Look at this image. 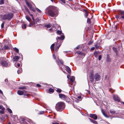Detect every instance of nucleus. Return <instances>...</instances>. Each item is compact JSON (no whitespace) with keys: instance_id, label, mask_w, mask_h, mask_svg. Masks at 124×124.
<instances>
[{"instance_id":"1","label":"nucleus","mask_w":124,"mask_h":124,"mask_svg":"<svg viewBox=\"0 0 124 124\" xmlns=\"http://www.w3.org/2000/svg\"><path fill=\"white\" fill-rule=\"evenodd\" d=\"M59 12L58 8L55 7H53L51 9L48 10V15L53 17H55L58 15Z\"/></svg>"},{"instance_id":"2","label":"nucleus","mask_w":124,"mask_h":124,"mask_svg":"<svg viewBox=\"0 0 124 124\" xmlns=\"http://www.w3.org/2000/svg\"><path fill=\"white\" fill-rule=\"evenodd\" d=\"M100 76L98 73H96L93 75V71H91L89 73V79L90 80L93 82L95 79V81H98L100 79Z\"/></svg>"},{"instance_id":"3","label":"nucleus","mask_w":124,"mask_h":124,"mask_svg":"<svg viewBox=\"0 0 124 124\" xmlns=\"http://www.w3.org/2000/svg\"><path fill=\"white\" fill-rule=\"evenodd\" d=\"M65 105L63 102H60L57 103L56 105L55 108L57 111H60L64 108Z\"/></svg>"},{"instance_id":"4","label":"nucleus","mask_w":124,"mask_h":124,"mask_svg":"<svg viewBox=\"0 0 124 124\" xmlns=\"http://www.w3.org/2000/svg\"><path fill=\"white\" fill-rule=\"evenodd\" d=\"M13 16V14L12 13H8V14L4 15L2 17L3 19L4 20L7 19L10 20Z\"/></svg>"},{"instance_id":"5","label":"nucleus","mask_w":124,"mask_h":124,"mask_svg":"<svg viewBox=\"0 0 124 124\" xmlns=\"http://www.w3.org/2000/svg\"><path fill=\"white\" fill-rule=\"evenodd\" d=\"M26 4L31 10L32 11L34 12H35V9H34V7H35V6L32 2L26 1Z\"/></svg>"},{"instance_id":"6","label":"nucleus","mask_w":124,"mask_h":124,"mask_svg":"<svg viewBox=\"0 0 124 124\" xmlns=\"http://www.w3.org/2000/svg\"><path fill=\"white\" fill-rule=\"evenodd\" d=\"M53 56L54 59H56V62L59 65H63V62L61 60L59 59L58 57H56L54 54H53Z\"/></svg>"},{"instance_id":"7","label":"nucleus","mask_w":124,"mask_h":124,"mask_svg":"<svg viewBox=\"0 0 124 124\" xmlns=\"http://www.w3.org/2000/svg\"><path fill=\"white\" fill-rule=\"evenodd\" d=\"M1 65L3 67H7L10 66V64L8 61L3 60L1 62Z\"/></svg>"},{"instance_id":"8","label":"nucleus","mask_w":124,"mask_h":124,"mask_svg":"<svg viewBox=\"0 0 124 124\" xmlns=\"http://www.w3.org/2000/svg\"><path fill=\"white\" fill-rule=\"evenodd\" d=\"M113 98L114 100L115 101L119 102L120 101L119 98L116 95H113Z\"/></svg>"},{"instance_id":"9","label":"nucleus","mask_w":124,"mask_h":124,"mask_svg":"<svg viewBox=\"0 0 124 124\" xmlns=\"http://www.w3.org/2000/svg\"><path fill=\"white\" fill-rule=\"evenodd\" d=\"M90 116L94 120L97 119L98 118L97 116L95 114H90Z\"/></svg>"},{"instance_id":"10","label":"nucleus","mask_w":124,"mask_h":124,"mask_svg":"<svg viewBox=\"0 0 124 124\" xmlns=\"http://www.w3.org/2000/svg\"><path fill=\"white\" fill-rule=\"evenodd\" d=\"M26 93V91L25 90H23V91L19 90L17 92V93L20 95H22Z\"/></svg>"},{"instance_id":"11","label":"nucleus","mask_w":124,"mask_h":124,"mask_svg":"<svg viewBox=\"0 0 124 124\" xmlns=\"http://www.w3.org/2000/svg\"><path fill=\"white\" fill-rule=\"evenodd\" d=\"M65 68L66 69V70L69 73H70L71 72V70L70 68L68 66H65Z\"/></svg>"},{"instance_id":"12","label":"nucleus","mask_w":124,"mask_h":124,"mask_svg":"<svg viewBox=\"0 0 124 124\" xmlns=\"http://www.w3.org/2000/svg\"><path fill=\"white\" fill-rule=\"evenodd\" d=\"M60 98L61 99H65L66 98L65 96L62 94L60 93L59 94Z\"/></svg>"},{"instance_id":"13","label":"nucleus","mask_w":124,"mask_h":124,"mask_svg":"<svg viewBox=\"0 0 124 124\" xmlns=\"http://www.w3.org/2000/svg\"><path fill=\"white\" fill-rule=\"evenodd\" d=\"M64 39V37L63 35H62L61 37H57L56 38V39L57 40L58 39L63 40Z\"/></svg>"},{"instance_id":"14","label":"nucleus","mask_w":124,"mask_h":124,"mask_svg":"<svg viewBox=\"0 0 124 124\" xmlns=\"http://www.w3.org/2000/svg\"><path fill=\"white\" fill-rule=\"evenodd\" d=\"M19 57L18 56H16L13 58L14 61L15 62L17 61L19 59Z\"/></svg>"},{"instance_id":"15","label":"nucleus","mask_w":124,"mask_h":124,"mask_svg":"<svg viewBox=\"0 0 124 124\" xmlns=\"http://www.w3.org/2000/svg\"><path fill=\"white\" fill-rule=\"evenodd\" d=\"M89 119L90 120L91 122L92 123L95 124H98V123L96 121L90 118H89Z\"/></svg>"},{"instance_id":"16","label":"nucleus","mask_w":124,"mask_h":124,"mask_svg":"<svg viewBox=\"0 0 124 124\" xmlns=\"http://www.w3.org/2000/svg\"><path fill=\"white\" fill-rule=\"evenodd\" d=\"M102 113L104 116L106 118H108L109 116H108V115L105 113L104 111L103 110H101Z\"/></svg>"},{"instance_id":"17","label":"nucleus","mask_w":124,"mask_h":124,"mask_svg":"<svg viewBox=\"0 0 124 124\" xmlns=\"http://www.w3.org/2000/svg\"><path fill=\"white\" fill-rule=\"evenodd\" d=\"M54 91V90L52 88H50L49 89L48 92L49 93H53Z\"/></svg>"},{"instance_id":"18","label":"nucleus","mask_w":124,"mask_h":124,"mask_svg":"<svg viewBox=\"0 0 124 124\" xmlns=\"http://www.w3.org/2000/svg\"><path fill=\"white\" fill-rule=\"evenodd\" d=\"M4 48L5 49H10V47L7 45H5L4 46Z\"/></svg>"},{"instance_id":"19","label":"nucleus","mask_w":124,"mask_h":124,"mask_svg":"<svg viewBox=\"0 0 124 124\" xmlns=\"http://www.w3.org/2000/svg\"><path fill=\"white\" fill-rule=\"evenodd\" d=\"M33 20V22L32 23H30L29 24V27H31L33 25L35 24V23L34 22V19Z\"/></svg>"},{"instance_id":"20","label":"nucleus","mask_w":124,"mask_h":124,"mask_svg":"<svg viewBox=\"0 0 124 124\" xmlns=\"http://www.w3.org/2000/svg\"><path fill=\"white\" fill-rule=\"evenodd\" d=\"M94 46L95 47V48L96 49H98L99 48L100 46V45L99 44L97 43L94 45Z\"/></svg>"},{"instance_id":"21","label":"nucleus","mask_w":124,"mask_h":124,"mask_svg":"<svg viewBox=\"0 0 124 124\" xmlns=\"http://www.w3.org/2000/svg\"><path fill=\"white\" fill-rule=\"evenodd\" d=\"M54 45H55V44H53L51 46V50L52 51H54Z\"/></svg>"},{"instance_id":"22","label":"nucleus","mask_w":124,"mask_h":124,"mask_svg":"<svg viewBox=\"0 0 124 124\" xmlns=\"http://www.w3.org/2000/svg\"><path fill=\"white\" fill-rule=\"evenodd\" d=\"M75 78L74 77V76H72L71 77H70V81L71 82H74V80H75Z\"/></svg>"},{"instance_id":"23","label":"nucleus","mask_w":124,"mask_h":124,"mask_svg":"<svg viewBox=\"0 0 124 124\" xmlns=\"http://www.w3.org/2000/svg\"><path fill=\"white\" fill-rule=\"evenodd\" d=\"M26 11L29 13V14H30V15L32 17V18L33 20H34V18L33 16V15L32 14H31L29 12V9H27V10Z\"/></svg>"},{"instance_id":"24","label":"nucleus","mask_w":124,"mask_h":124,"mask_svg":"<svg viewBox=\"0 0 124 124\" xmlns=\"http://www.w3.org/2000/svg\"><path fill=\"white\" fill-rule=\"evenodd\" d=\"M51 26L52 25L51 24L49 23L47 25H45V26L47 28H48L51 27Z\"/></svg>"},{"instance_id":"25","label":"nucleus","mask_w":124,"mask_h":124,"mask_svg":"<svg viewBox=\"0 0 124 124\" xmlns=\"http://www.w3.org/2000/svg\"><path fill=\"white\" fill-rule=\"evenodd\" d=\"M60 45H60L59 46H58L57 45V43L56 44V47L55 49V51H56V50L58 49L59 47L60 46Z\"/></svg>"},{"instance_id":"26","label":"nucleus","mask_w":124,"mask_h":124,"mask_svg":"<svg viewBox=\"0 0 124 124\" xmlns=\"http://www.w3.org/2000/svg\"><path fill=\"white\" fill-rule=\"evenodd\" d=\"M5 108H3V109H2L1 110H0V113L1 114H3L4 113V110H5Z\"/></svg>"},{"instance_id":"27","label":"nucleus","mask_w":124,"mask_h":124,"mask_svg":"<svg viewBox=\"0 0 124 124\" xmlns=\"http://www.w3.org/2000/svg\"><path fill=\"white\" fill-rule=\"evenodd\" d=\"M26 19L29 22H30L31 20V19L30 17L28 16H26Z\"/></svg>"},{"instance_id":"28","label":"nucleus","mask_w":124,"mask_h":124,"mask_svg":"<svg viewBox=\"0 0 124 124\" xmlns=\"http://www.w3.org/2000/svg\"><path fill=\"white\" fill-rule=\"evenodd\" d=\"M98 52H95L94 53V55L96 57H97V55L98 54Z\"/></svg>"},{"instance_id":"29","label":"nucleus","mask_w":124,"mask_h":124,"mask_svg":"<svg viewBox=\"0 0 124 124\" xmlns=\"http://www.w3.org/2000/svg\"><path fill=\"white\" fill-rule=\"evenodd\" d=\"M106 60L107 62H110V61L111 59L108 55L107 56V58Z\"/></svg>"},{"instance_id":"30","label":"nucleus","mask_w":124,"mask_h":124,"mask_svg":"<svg viewBox=\"0 0 124 124\" xmlns=\"http://www.w3.org/2000/svg\"><path fill=\"white\" fill-rule=\"evenodd\" d=\"M22 71V70L21 69H20L19 70H18L17 72L18 74L20 73Z\"/></svg>"},{"instance_id":"31","label":"nucleus","mask_w":124,"mask_h":124,"mask_svg":"<svg viewBox=\"0 0 124 124\" xmlns=\"http://www.w3.org/2000/svg\"><path fill=\"white\" fill-rule=\"evenodd\" d=\"M14 50L16 52V53H18L19 52V50L16 47H15L14 48Z\"/></svg>"},{"instance_id":"32","label":"nucleus","mask_w":124,"mask_h":124,"mask_svg":"<svg viewBox=\"0 0 124 124\" xmlns=\"http://www.w3.org/2000/svg\"><path fill=\"white\" fill-rule=\"evenodd\" d=\"M22 27L23 29H25L26 27V25L25 24H22Z\"/></svg>"},{"instance_id":"33","label":"nucleus","mask_w":124,"mask_h":124,"mask_svg":"<svg viewBox=\"0 0 124 124\" xmlns=\"http://www.w3.org/2000/svg\"><path fill=\"white\" fill-rule=\"evenodd\" d=\"M93 42V40H91L88 42V44L89 45H90L92 44Z\"/></svg>"},{"instance_id":"34","label":"nucleus","mask_w":124,"mask_h":124,"mask_svg":"<svg viewBox=\"0 0 124 124\" xmlns=\"http://www.w3.org/2000/svg\"><path fill=\"white\" fill-rule=\"evenodd\" d=\"M36 10L38 12H39L40 13H41V11L38 8H35Z\"/></svg>"},{"instance_id":"35","label":"nucleus","mask_w":124,"mask_h":124,"mask_svg":"<svg viewBox=\"0 0 124 124\" xmlns=\"http://www.w3.org/2000/svg\"><path fill=\"white\" fill-rule=\"evenodd\" d=\"M15 65L16 67H19L20 66V64L18 63H16L15 64Z\"/></svg>"},{"instance_id":"36","label":"nucleus","mask_w":124,"mask_h":124,"mask_svg":"<svg viewBox=\"0 0 124 124\" xmlns=\"http://www.w3.org/2000/svg\"><path fill=\"white\" fill-rule=\"evenodd\" d=\"M56 91L59 93H60L61 92L62 90L61 89H58L56 90Z\"/></svg>"},{"instance_id":"37","label":"nucleus","mask_w":124,"mask_h":124,"mask_svg":"<svg viewBox=\"0 0 124 124\" xmlns=\"http://www.w3.org/2000/svg\"><path fill=\"white\" fill-rule=\"evenodd\" d=\"M7 110L10 113H12V111L9 108H8L7 109Z\"/></svg>"},{"instance_id":"38","label":"nucleus","mask_w":124,"mask_h":124,"mask_svg":"<svg viewBox=\"0 0 124 124\" xmlns=\"http://www.w3.org/2000/svg\"><path fill=\"white\" fill-rule=\"evenodd\" d=\"M4 3V0H0V5H1L3 4Z\"/></svg>"},{"instance_id":"39","label":"nucleus","mask_w":124,"mask_h":124,"mask_svg":"<svg viewBox=\"0 0 124 124\" xmlns=\"http://www.w3.org/2000/svg\"><path fill=\"white\" fill-rule=\"evenodd\" d=\"M113 50H114L115 52H117V50L116 48L114 47L113 48Z\"/></svg>"},{"instance_id":"40","label":"nucleus","mask_w":124,"mask_h":124,"mask_svg":"<svg viewBox=\"0 0 124 124\" xmlns=\"http://www.w3.org/2000/svg\"><path fill=\"white\" fill-rule=\"evenodd\" d=\"M19 89H26V88L25 87H21L19 88Z\"/></svg>"},{"instance_id":"41","label":"nucleus","mask_w":124,"mask_h":124,"mask_svg":"<svg viewBox=\"0 0 124 124\" xmlns=\"http://www.w3.org/2000/svg\"><path fill=\"white\" fill-rule=\"evenodd\" d=\"M110 112L112 114H114L115 113V112L112 110H110Z\"/></svg>"},{"instance_id":"42","label":"nucleus","mask_w":124,"mask_h":124,"mask_svg":"<svg viewBox=\"0 0 124 124\" xmlns=\"http://www.w3.org/2000/svg\"><path fill=\"white\" fill-rule=\"evenodd\" d=\"M57 33L58 34H61L62 33V31H61L58 30L57 31Z\"/></svg>"},{"instance_id":"43","label":"nucleus","mask_w":124,"mask_h":124,"mask_svg":"<svg viewBox=\"0 0 124 124\" xmlns=\"http://www.w3.org/2000/svg\"><path fill=\"white\" fill-rule=\"evenodd\" d=\"M87 23H91L90 20V19L89 18L87 20Z\"/></svg>"},{"instance_id":"44","label":"nucleus","mask_w":124,"mask_h":124,"mask_svg":"<svg viewBox=\"0 0 124 124\" xmlns=\"http://www.w3.org/2000/svg\"><path fill=\"white\" fill-rule=\"evenodd\" d=\"M3 108H5L3 107V106L1 105H0V109H2Z\"/></svg>"},{"instance_id":"45","label":"nucleus","mask_w":124,"mask_h":124,"mask_svg":"<svg viewBox=\"0 0 124 124\" xmlns=\"http://www.w3.org/2000/svg\"><path fill=\"white\" fill-rule=\"evenodd\" d=\"M101 55H100L98 57V60L99 61H100L101 59Z\"/></svg>"},{"instance_id":"46","label":"nucleus","mask_w":124,"mask_h":124,"mask_svg":"<svg viewBox=\"0 0 124 124\" xmlns=\"http://www.w3.org/2000/svg\"><path fill=\"white\" fill-rule=\"evenodd\" d=\"M44 112V111H41L39 113V114H42Z\"/></svg>"},{"instance_id":"47","label":"nucleus","mask_w":124,"mask_h":124,"mask_svg":"<svg viewBox=\"0 0 124 124\" xmlns=\"http://www.w3.org/2000/svg\"><path fill=\"white\" fill-rule=\"evenodd\" d=\"M88 16V13L87 11H86L85 13V16L86 17H87Z\"/></svg>"},{"instance_id":"48","label":"nucleus","mask_w":124,"mask_h":124,"mask_svg":"<svg viewBox=\"0 0 124 124\" xmlns=\"http://www.w3.org/2000/svg\"><path fill=\"white\" fill-rule=\"evenodd\" d=\"M121 15H124V11H122L120 13Z\"/></svg>"},{"instance_id":"49","label":"nucleus","mask_w":124,"mask_h":124,"mask_svg":"<svg viewBox=\"0 0 124 124\" xmlns=\"http://www.w3.org/2000/svg\"><path fill=\"white\" fill-rule=\"evenodd\" d=\"M4 23H3L1 24V27L2 28H3L4 27Z\"/></svg>"},{"instance_id":"50","label":"nucleus","mask_w":124,"mask_h":124,"mask_svg":"<svg viewBox=\"0 0 124 124\" xmlns=\"http://www.w3.org/2000/svg\"><path fill=\"white\" fill-rule=\"evenodd\" d=\"M115 17L116 19H119V16L118 15H116L115 16Z\"/></svg>"},{"instance_id":"51","label":"nucleus","mask_w":124,"mask_h":124,"mask_svg":"<svg viewBox=\"0 0 124 124\" xmlns=\"http://www.w3.org/2000/svg\"><path fill=\"white\" fill-rule=\"evenodd\" d=\"M73 106L74 108H76L77 109H78V107L76 106L73 105Z\"/></svg>"},{"instance_id":"52","label":"nucleus","mask_w":124,"mask_h":124,"mask_svg":"<svg viewBox=\"0 0 124 124\" xmlns=\"http://www.w3.org/2000/svg\"><path fill=\"white\" fill-rule=\"evenodd\" d=\"M1 45H1H0V50H2L3 49V47H2L1 46H0Z\"/></svg>"},{"instance_id":"53","label":"nucleus","mask_w":124,"mask_h":124,"mask_svg":"<svg viewBox=\"0 0 124 124\" xmlns=\"http://www.w3.org/2000/svg\"><path fill=\"white\" fill-rule=\"evenodd\" d=\"M37 86L38 87H40L41 86V85L39 84H38L37 85Z\"/></svg>"},{"instance_id":"54","label":"nucleus","mask_w":124,"mask_h":124,"mask_svg":"<svg viewBox=\"0 0 124 124\" xmlns=\"http://www.w3.org/2000/svg\"><path fill=\"white\" fill-rule=\"evenodd\" d=\"M1 119L2 120L4 121V120L5 118L4 117L2 116L1 118Z\"/></svg>"},{"instance_id":"55","label":"nucleus","mask_w":124,"mask_h":124,"mask_svg":"<svg viewBox=\"0 0 124 124\" xmlns=\"http://www.w3.org/2000/svg\"><path fill=\"white\" fill-rule=\"evenodd\" d=\"M8 80L7 79H6L5 80V82L6 83H7L8 82Z\"/></svg>"},{"instance_id":"56","label":"nucleus","mask_w":124,"mask_h":124,"mask_svg":"<svg viewBox=\"0 0 124 124\" xmlns=\"http://www.w3.org/2000/svg\"><path fill=\"white\" fill-rule=\"evenodd\" d=\"M53 124H60L59 123L57 122H53Z\"/></svg>"},{"instance_id":"57","label":"nucleus","mask_w":124,"mask_h":124,"mask_svg":"<svg viewBox=\"0 0 124 124\" xmlns=\"http://www.w3.org/2000/svg\"><path fill=\"white\" fill-rule=\"evenodd\" d=\"M61 0L62 2L63 3H65V0Z\"/></svg>"},{"instance_id":"58","label":"nucleus","mask_w":124,"mask_h":124,"mask_svg":"<svg viewBox=\"0 0 124 124\" xmlns=\"http://www.w3.org/2000/svg\"><path fill=\"white\" fill-rule=\"evenodd\" d=\"M0 93L2 95H3V93L2 91L0 89Z\"/></svg>"},{"instance_id":"59","label":"nucleus","mask_w":124,"mask_h":124,"mask_svg":"<svg viewBox=\"0 0 124 124\" xmlns=\"http://www.w3.org/2000/svg\"><path fill=\"white\" fill-rule=\"evenodd\" d=\"M94 49H95V47H92V48H91V49H90V50H91V51L93 50H94Z\"/></svg>"},{"instance_id":"60","label":"nucleus","mask_w":124,"mask_h":124,"mask_svg":"<svg viewBox=\"0 0 124 124\" xmlns=\"http://www.w3.org/2000/svg\"><path fill=\"white\" fill-rule=\"evenodd\" d=\"M79 46H77L76 47V48L77 49H79Z\"/></svg>"},{"instance_id":"61","label":"nucleus","mask_w":124,"mask_h":124,"mask_svg":"<svg viewBox=\"0 0 124 124\" xmlns=\"http://www.w3.org/2000/svg\"><path fill=\"white\" fill-rule=\"evenodd\" d=\"M67 78L68 79H69L70 78V76L69 75H68L67 76Z\"/></svg>"},{"instance_id":"62","label":"nucleus","mask_w":124,"mask_h":124,"mask_svg":"<svg viewBox=\"0 0 124 124\" xmlns=\"http://www.w3.org/2000/svg\"><path fill=\"white\" fill-rule=\"evenodd\" d=\"M78 98L79 99H81V96H78Z\"/></svg>"},{"instance_id":"63","label":"nucleus","mask_w":124,"mask_h":124,"mask_svg":"<svg viewBox=\"0 0 124 124\" xmlns=\"http://www.w3.org/2000/svg\"><path fill=\"white\" fill-rule=\"evenodd\" d=\"M121 17L124 20V16H122Z\"/></svg>"},{"instance_id":"64","label":"nucleus","mask_w":124,"mask_h":124,"mask_svg":"<svg viewBox=\"0 0 124 124\" xmlns=\"http://www.w3.org/2000/svg\"><path fill=\"white\" fill-rule=\"evenodd\" d=\"M52 28H50L49 29V30L50 31H51L52 30Z\"/></svg>"}]
</instances>
